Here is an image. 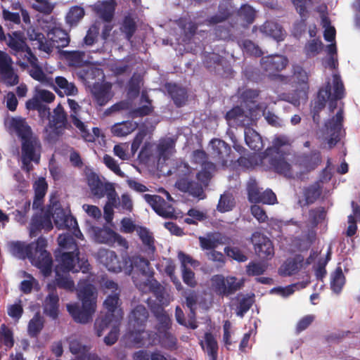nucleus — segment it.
<instances>
[{"label":"nucleus","mask_w":360,"mask_h":360,"mask_svg":"<svg viewBox=\"0 0 360 360\" xmlns=\"http://www.w3.org/2000/svg\"><path fill=\"white\" fill-rule=\"evenodd\" d=\"M60 248L66 252L56 251L55 257L57 264L55 271L63 273H88L91 265L87 259L79 257V250L74 237L68 232L60 234L58 237Z\"/></svg>","instance_id":"nucleus-1"},{"label":"nucleus","mask_w":360,"mask_h":360,"mask_svg":"<svg viewBox=\"0 0 360 360\" xmlns=\"http://www.w3.org/2000/svg\"><path fill=\"white\" fill-rule=\"evenodd\" d=\"M10 251L19 259L28 258L44 276L51 275L53 266L51 255L46 250L47 240L39 236L35 242L25 244L16 241L10 244Z\"/></svg>","instance_id":"nucleus-2"},{"label":"nucleus","mask_w":360,"mask_h":360,"mask_svg":"<svg viewBox=\"0 0 360 360\" xmlns=\"http://www.w3.org/2000/svg\"><path fill=\"white\" fill-rule=\"evenodd\" d=\"M77 295L82 301L78 304H67V309L75 321L86 323L92 319L96 308V293L94 286L86 282H80L78 285Z\"/></svg>","instance_id":"nucleus-3"},{"label":"nucleus","mask_w":360,"mask_h":360,"mask_svg":"<svg viewBox=\"0 0 360 360\" xmlns=\"http://www.w3.org/2000/svg\"><path fill=\"white\" fill-rule=\"evenodd\" d=\"M10 127L16 133L21 142V157L29 160L40 159L41 143L25 119L18 117L10 120Z\"/></svg>","instance_id":"nucleus-4"},{"label":"nucleus","mask_w":360,"mask_h":360,"mask_svg":"<svg viewBox=\"0 0 360 360\" xmlns=\"http://www.w3.org/2000/svg\"><path fill=\"white\" fill-rule=\"evenodd\" d=\"M29 39L36 41L38 49L45 53H49L53 49L64 48L68 46L70 38L68 34L64 30L54 27L47 34L48 38L39 31V29L30 27L27 31Z\"/></svg>","instance_id":"nucleus-5"},{"label":"nucleus","mask_w":360,"mask_h":360,"mask_svg":"<svg viewBox=\"0 0 360 360\" xmlns=\"http://www.w3.org/2000/svg\"><path fill=\"white\" fill-rule=\"evenodd\" d=\"M243 281L235 276H224L215 274L210 278V290L221 297H228L234 295L243 286Z\"/></svg>","instance_id":"nucleus-6"},{"label":"nucleus","mask_w":360,"mask_h":360,"mask_svg":"<svg viewBox=\"0 0 360 360\" xmlns=\"http://www.w3.org/2000/svg\"><path fill=\"white\" fill-rule=\"evenodd\" d=\"M288 59L282 55H270L262 57L260 60L261 68L266 75L271 79H276L283 83H288L289 77L278 74L286 68Z\"/></svg>","instance_id":"nucleus-7"},{"label":"nucleus","mask_w":360,"mask_h":360,"mask_svg":"<svg viewBox=\"0 0 360 360\" xmlns=\"http://www.w3.org/2000/svg\"><path fill=\"white\" fill-rule=\"evenodd\" d=\"M261 165L265 170L273 171L288 179L293 176L291 165L278 151L276 153H269V155L264 153L261 158Z\"/></svg>","instance_id":"nucleus-8"},{"label":"nucleus","mask_w":360,"mask_h":360,"mask_svg":"<svg viewBox=\"0 0 360 360\" xmlns=\"http://www.w3.org/2000/svg\"><path fill=\"white\" fill-rule=\"evenodd\" d=\"M52 217L58 229H67L73 237L83 239V234L79 229L77 221L70 210H64L60 205L56 206Z\"/></svg>","instance_id":"nucleus-9"},{"label":"nucleus","mask_w":360,"mask_h":360,"mask_svg":"<svg viewBox=\"0 0 360 360\" xmlns=\"http://www.w3.org/2000/svg\"><path fill=\"white\" fill-rule=\"evenodd\" d=\"M89 233L93 240L100 244H105L112 246L117 243L119 246L128 248L127 240L119 233L107 226H91Z\"/></svg>","instance_id":"nucleus-10"},{"label":"nucleus","mask_w":360,"mask_h":360,"mask_svg":"<svg viewBox=\"0 0 360 360\" xmlns=\"http://www.w3.org/2000/svg\"><path fill=\"white\" fill-rule=\"evenodd\" d=\"M254 249L259 257L271 259L274 255V248L271 240L259 232H255L251 237Z\"/></svg>","instance_id":"nucleus-11"},{"label":"nucleus","mask_w":360,"mask_h":360,"mask_svg":"<svg viewBox=\"0 0 360 360\" xmlns=\"http://www.w3.org/2000/svg\"><path fill=\"white\" fill-rule=\"evenodd\" d=\"M210 145L211 155L219 163L225 166L228 162H235L236 157L231 153V146L224 141L214 139L210 141Z\"/></svg>","instance_id":"nucleus-12"},{"label":"nucleus","mask_w":360,"mask_h":360,"mask_svg":"<svg viewBox=\"0 0 360 360\" xmlns=\"http://www.w3.org/2000/svg\"><path fill=\"white\" fill-rule=\"evenodd\" d=\"M342 122L343 110L340 109L336 115L328 120L325 124L326 134L329 136L328 144L330 148H333L340 140Z\"/></svg>","instance_id":"nucleus-13"},{"label":"nucleus","mask_w":360,"mask_h":360,"mask_svg":"<svg viewBox=\"0 0 360 360\" xmlns=\"http://www.w3.org/2000/svg\"><path fill=\"white\" fill-rule=\"evenodd\" d=\"M148 316V311L143 305L136 306L129 316V324L132 333L138 334L143 333Z\"/></svg>","instance_id":"nucleus-14"},{"label":"nucleus","mask_w":360,"mask_h":360,"mask_svg":"<svg viewBox=\"0 0 360 360\" xmlns=\"http://www.w3.org/2000/svg\"><path fill=\"white\" fill-rule=\"evenodd\" d=\"M13 60L5 51H0V75L8 86L18 84L19 77L14 72Z\"/></svg>","instance_id":"nucleus-15"},{"label":"nucleus","mask_w":360,"mask_h":360,"mask_svg":"<svg viewBox=\"0 0 360 360\" xmlns=\"http://www.w3.org/2000/svg\"><path fill=\"white\" fill-rule=\"evenodd\" d=\"M143 198L158 215L164 218H172L174 216V207L161 196L145 194Z\"/></svg>","instance_id":"nucleus-16"},{"label":"nucleus","mask_w":360,"mask_h":360,"mask_svg":"<svg viewBox=\"0 0 360 360\" xmlns=\"http://www.w3.org/2000/svg\"><path fill=\"white\" fill-rule=\"evenodd\" d=\"M148 304L158 321L155 326L157 332H165L167 330H170L172 327V319L164 309L163 307L161 304L150 302V300H148Z\"/></svg>","instance_id":"nucleus-17"},{"label":"nucleus","mask_w":360,"mask_h":360,"mask_svg":"<svg viewBox=\"0 0 360 360\" xmlns=\"http://www.w3.org/2000/svg\"><path fill=\"white\" fill-rule=\"evenodd\" d=\"M175 186L179 191L188 193L191 195L199 199H203L205 196L202 184L190 179L188 176L177 179Z\"/></svg>","instance_id":"nucleus-18"},{"label":"nucleus","mask_w":360,"mask_h":360,"mask_svg":"<svg viewBox=\"0 0 360 360\" xmlns=\"http://www.w3.org/2000/svg\"><path fill=\"white\" fill-rule=\"evenodd\" d=\"M294 75L297 81V83L300 84L301 89H297L295 91L297 98H293L291 103L294 105H299L300 98H307V94L309 89L308 84L309 75L307 72L304 70V68L300 65H296L294 67Z\"/></svg>","instance_id":"nucleus-19"},{"label":"nucleus","mask_w":360,"mask_h":360,"mask_svg":"<svg viewBox=\"0 0 360 360\" xmlns=\"http://www.w3.org/2000/svg\"><path fill=\"white\" fill-rule=\"evenodd\" d=\"M98 258L109 271L118 273L122 271V263L115 252L110 250H101L98 252Z\"/></svg>","instance_id":"nucleus-20"},{"label":"nucleus","mask_w":360,"mask_h":360,"mask_svg":"<svg viewBox=\"0 0 360 360\" xmlns=\"http://www.w3.org/2000/svg\"><path fill=\"white\" fill-rule=\"evenodd\" d=\"M110 83L96 84L93 86L92 96L94 102L100 107L105 105L112 98Z\"/></svg>","instance_id":"nucleus-21"},{"label":"nucleus","mask_w":360,"mask_h":360,"mask_svg":"<svg viewBox=\"0 0 360 360\" xmlns=\"http://www.w3.org/2000/svg\"><path fill=\"white\" fill-rule=\"evenodd\" d=\"M321 155L319 150L303 153L297 158V164L307 172L314 170L321 164Z\"/></svg>","instance_id":"nucleus-22"},{"label":"nucleus","mask_w":360,"mask_h":360,"mask_svg":"<svg viewBox=\"0 0 360 360\" xmlns=\"http://www.w3.org/2000/svg\"><path fill=\"white\" fill-rule=\"evenodd\" d=\"M87 184L89 186L91 193L98 198H103L108 189V185L110 183L103 184L98 175L93 171L86 173Z\"/></svg>","instance_id":"nucleus-23"},{"label":"nucleus","mask_w":360,"mask_h":360,"mask_svg":"<svg viewBox=\"0 0 360 360\" xmlns=\"http://www.w3.org/2000/svg\"><path fill=\"white\" fill-rule=\"evenodd\" d=\"M120 292H112L105 298L103 306L107 310L105 313L108 315H113L116 321H121L123 316V311L119 307Z\"/></svg>","instance_id":"nucleus-24"},{"label":"nucleus","mask_w":360,"mask_h":360,"mask_svg":"<svg viewBox=\"0 0 360 360\" xmlns=\"http://www.w3.org/2000/svg\"><path fill=\"white\" fill-rule=\"evenodd\" d=\"M68 123L67 113L63 107L58 104L53 110V115L49 118V126L56 134H59L63 130Z\"/></svg>","instance_id":"nucleus-25"},{"label":"nucleus","mask_w":360,"mask_h":360,"mask_svg":"<svg viewBox=\"0 0 360 360\" xmlns=\"http://www.w3.org/2000/svg\"><path fill=\"white\" fill-rule=\"evenodd\" d=\"M48 288L50 292L45 300L44 311L49 316L56 319L58 312L59 297L54 285L49 284Z\"/></svg>","instance_id":"nucleus-26"},{"label":"nucleus","mask_w":360,"mask_h":360,"mask_svg":"<svg viewBox=\"0 0 360 360\" xmlns=\"http://www.w3.org/2000/svg\"><path fill=\"white\" fill-rule=\"evenodd\" d=\"M115 5L114 0L98 2L94 5V11L103 20L110 22L114 16Z\"/></svg>","instance_id":"nucleus-27"},{"label":"nucleus","mask_w":360,"mask_h":360,"mask_svg":"<svg viewBox=\"0 0 360 360\" xmlns=\"http://www.w3.org/2000/svg\"><path fill=\"white\" fill-rule=\"evenodd\" d=\"M54 91L60 96H75L77 94L78 90L72 82H69L66 78L62 76H58L55 78V84L51 86Z\"/></svg>","instance_id":"nucleus-28"},{"label":"nucleus","mask_w":360,"mask_h":360,"mask_svg":"<svg viewBox=\"0 0 360 360\" xmlns=\"http://www.w3.org/2000/svg\"><path fill=\"white\" fill-rule=\"evenodd\" d=\"M231 4L229 1H222L218 6L217 13L207 18L210 25H217L228 20L232 15Z\"/></svg>","instance_id":"nucleus-29"},{"label":"nucleus","mask_w":360,"mask_h":360,"mask_svg":"<svg viewBox=\"0 0 360 360\" xmlns=\"http://www.w3.org/2000/svg\"><path fill=\"white\" fill-rule=\"evenodd\" d=\"M323 191V181H316L303 188L304 198V205H309L314 203L321 195Z\"/></svg>","instance_id":"nucleus-30"},{"label":"nucleus","mask_w":360,"mask_h":360,"mask_svg":"<svg viewBox=\"0 0 360 360\" xmlns=\"http://www.w3.org/2000/svg\"><path fill=\"white\" fill-rule=\"evenodd\" d=\"M166 89L176 107L180 108L185 105L188 98L185 88L176 84L168 83L166 84Z\"/></svg>","instance_id":"nucleus-31"},{"label":"nucleus","mask_w":360,"mask_h":360,"mask_svg":"<svg viewBox=\"0 0 360 360\" xmlns=\"http://www.w3.org/2000/svg\"><path fill=\"white\" fill-rule=\"evenodd\" d=\"M137 235L148 254H154L156 250L155 238L152 232L145 226H138Z\"/></svg>","instance_id":"nucleus-32"},{"label":"nucleus","mask_w":360,"mask_h":360,"mask_svg":"<svg viewBox=\"0 0 360 360\" xmlns=\"http://www.w3.org/2000/svg\"><path fill=\"white\" fill-rule=\"evenodd\" d=\"M260 31L263 34L269 36L277 41L283 39L284 30L283 27L276 22L267 20L260 27Z\"/></svg>","instance_id":"nucleus-33"},{"label":"nucleus","mask_w":360,"mask_h":360,"mask_svg":"<svg viewBox=\"0 0 360 360\" xmlns=\"http://www.w3.org/2000/svg\"><path fill=\"white\" fill-rule=\"evenodd\" d=\"M120 323V321H116L113 315H108L101 312L94 323V329L97 336L101 337L103 331L110 325H119Z\"/></svg>","instance_id":"nucleus-34"},{"label":"nucleus","mask_w":360,"mask_h":360,"mask_svg":"<svg viewBox=\"0 0 360 360\" xmlns=\"http://www.w3.org/2000/svg\"><path fill=\"white\" fill-rule=\"evenodd\" d=\"M304 258L301 255H296L292 259H288L280 267L279 274L287 276L295 274L303 262Z\"/></svg>","instance_id":"nucleus-35"},{"label":"nucleus","mask_w":360,"mask_h":360,"mask_svg":"<svg viewBox=\"0 0 360 360\" xmlns=\"http://www.w3.org/2000/svg\"><path fill=\"white\" fill-rule=\"evenodd\" d=\"M138 127V124L133 121H123L115 123L111 127V133L117 137L126 136L133 132Z\"/></svg>","instance_id":"nucleus-36"},{"label":"nucleus","mask_w":360,"mask_h":360,"mask_svg":"<svg viewBox=\"0 0 360 360\" xmlns=\"http://www.w3.org/2000/svg\"><path fill=\"white\" fill-rule=\"evenodd\" d=\"M8 46L16 54L25 50L27 43L23 34L20 31H15L12 34H8L7 41Z\"/></svg>","instance_id":"nucleus-37"},{"label":"nucleus","mask_w":360,"mask_h":360,"mask_svg":"<svg viewBox=\"0 0 360 360\" xmlns=\"http://www.w3.org/2000/svg\"><path fill=\"white\" fill-rule=\"evenodd\" d=\"M245 141L248 147L255 151H258L263 148L261 136L252 128L245 129Z\"/></svg>","instance_id":"nucleus-38"},{"label":"nucleus","mask_w":360,"mask_h":360,"mask_svg":"<svg viewBox=\"0 0 360 360\" xmlns=\"http://www.w3.org/2000/svg\"><path fill=\"white\" fill-rule=\"evenodd\" d=\"M30 65L31 69L29 70V74L32 78L48 86L53 85V79L46 76L37 62Z\"/></svg>","instance_id":"nucleus-39"},{"label":"nucleus","mask_w":360,"mask_h":360,"mask_svg":"<svg viewBox=\"0 0 360 360\" xmlns=\"http://www.w3.org/2000/svg\"><path fill=\"white\" fill-rule=\"evenodd\" d=\"M56 278L54 281V286L57 285L59 288L64 289L68 291L73 292L75 290V283L70 278L68 273L55 271Z\"/></svg>","instance_id":"nucleus-40"},{"label":"nucleus","mask_w":360,"mask_h":360,"mask_svg":"<svg viewBox=\"0 0 360 360\" xmlns=\"http://www.w3.org/2000/svg\"><path fill=\"white\" fill-rule=\"evenodd\" d=\"M291 1L301 18L299 25L304 28L306 27L305 22L309 15L307 8L311 4V0H291Z\"/></svg>","instance_id":"nucleus-41"},{"label":"nucleus","mask_w":360,"mask_h":360,"mask_svg":"<svg viewBox=\"0 0 360 360\" xmlns=\"http://www.w3.org/2000/svg\"><path fill=\"white\" fill-rule=\"evenodd\" d=\"M204 338L210 360H217L219 346L215 338L212 333L206 332Z\"/></svg>","instance_id":"nucleus-42"},{"label":"nucleus","mask_w":360,"mask_h":360,"mask_svg":"<svg viewBox=\"0 0 360 360\" xmlns=\"http://www.w3.org/2000/svg\"><path fill=\"white\" fill-rule=\"evenodd\" d=\"M85 15L84 9L79 6H72L65 16V21L71 27L77 25Z\"/></svg>","instance_id":"nucleus-43"},{"label":"nucleus","mask_w":360,"mask_h":360,"mask_svg":"<svg viewBox=\"0 0 360 360\" xmlns=\"http://www.w3.org/2000/svg\"><path fill=\"white\" fill-rule=\"evenodd\" d=\"M176 25L184 32L186 37L194 36L198 30V25L186 17H181L176 20Z\"/></svg>","instance_id":"nucleus-44"},{"label":"nucleus","mask_w":360,"mask_h":360,"mask_svg":"<svg viewBox=\"0 0 360 360\" xmlns=\"http://www.w3.org/2000/svg\"><path fill=\"white\" fill-rule=\"evenodd\" d=\"M174 147L175 143L173 139L168 138L161 140L157 147L160 157L165 160L169 158Z\"/></svg>","instance_id":"nucleus-45"},{"label":"nucleus","mask_w":360,"mask_h":360,"mask_svg":"<svg viewBox=\"0 0 360 360\" xmlns=\"http://www.w3.org/2000/svg\"><path fill=\"white\" fill-rule=\"evenodd\" d=\"M70 119L72 120V124L75 126L77 129H78L82 138L86 141L92 142L94 141V135H92L89 132L85 124L83 122H82L78 117H77V115L70 114Z\"/></svg>","instance_id":"nucleus-46"},{"label":"nucleus","mask_w":360,"mask_h":360,"mask_svg":"<svg viewBox=\"0 0 360 360\" xmlns=\"http://www.w3.org/2000/svg\"><path fill=\"white\" fill-rule=\"evenodd\" d=\"M120 30L125 34L126 39L130 41L136 30V25L134 19L130 16H126Z\"/></svg>","instance_id":"nucleus-47"},{"label":"nucleus","mask_w":360,"mask_h":360,"mask_svg":"<svg viewBox=\"0 0 360 360\" xmlns=\"http://www.w3.org/2000/svg\"><path fill=\"white\" fill-rule=\"evenodd\" d=\"M142 98H145L146 102H147L148 105H143L141 107L133 109L130 112L131 117L132 118L142 117L148 115L153 110V108L151 105V101L149 99V98L144 95H142Z\"/></svg>","instance_id":"nucleus-48"},{"label":"nucleus","mask_w":360,"mask_h":360,"mask_svg":"<svg viewBox=\"0 0 360 360\" xmlns=\"http://www.w3.org/2000/svg\"><path fill=\"white\" fill-rule=\"evenodd\" d=\"M345 283V277L342 273L341 268H338L335 270V275L331 281V289L332 290L339 294Z\"/></svg>","instance_id":"nucleus-49"},{"label":"nucleus","mask_w":360,"mask_h":360,"mask_svg":"<svg viewBox=\"0 0 360 360\" xmlns=\"http://www.w3.org/2000/svg\"><path fill=\"white\" fill-rule=\"evenodd\" d=\"M248 200L250 202L257 203L262 192L255 179H250L247 185Z\"/></svg>","instance_id":"nucleus-50"},{"label":"nucleus","mask_w":360,"mask_h":360,"mask_svg":"<svg viewBox=\"0 0 360 360\" xmlns=\"http://www.w3.org/2000/svg\"><path fill=\"white\" fill-rule=\"evenodd\" d=\"M44 327L42 319L36 314L29 322L28 333L31 337H37Z\"/></svg>","instance_id":"nucleus-51"},{"label":"nucleus","mask_w":360,"mask_h":360,"mask_svg":"<svg viewBox=\"0 0 360 360\" xmlns=\"http://www.w3.org/2000/svg\"><path fill=\"white\" fill-rule=\"evenodd\" d=\"M223 58L215 53H208L204 56L203 64L208 70L215 69L217 66L220 65Z\"/></svg>","instance_id":"nucleus-52"},{"label":"nucleus","mask_w":360,"mask_h":360,"mask_svg":"<svg viewBox=\"0 0 360 360\" xmlns=\"http://www.w3.org/2000/svg\"><path fill=\"white\" fill-rule=\"evenodd\" d=\"M238 14L248 25L252 24L255 18V9L248 4L242 5L238 11Z\"/></svg>","instance_id":"nucleus-53"},{"label":"nucleus","mask_w":360,"mask_h":360,"mask_svg":"<svg viewBox=\"0 0 360 360\" xmlns=\"http://www.w3.org/2000/svg\"><path fill=\"white\" fill-rule=\"evenodd\" d=\"M99 26L94 23L91 25L86 32V34L83 39V42L86 46H92L97 40L99 34Z\"/></svg>","instance_id":"nucleus-54"},{"label":"nucleus","mask_w":360,"mask_h":360,"mask_svg":"<svg viewBox=\"0 0 360 360\" xmlns=\"http://www.w3.org/2000/svg\"><path fill=\"white\" fill-rule=\"evenodd\" d=\"M44 214H34L30 223V237H36L39 233L43 229V219Z\"/></svg>","instance_id":"nucleus-55"},{"label":"nucleus","mask_w":360,"mask_h":360,"mask_svg":"<svg viewBox=\"0 0 360 360\" xmlns=\"http://www.w3.org/2000/svg\"><path fill=\"white\" fill-rule=\"evenodd\" d=\"M309 283V281H302L296 283L289 285L285 288H278L276 290L279 292L283 296L288 297L292 295L296 290L303 289L306 288Z\"/></svg>","instance_id":"nucleus-56"},{"label":"nucleus","mask_w":360,"mask_h":360,"mask_svg":"<svg viewBox=\"0 0 360 360\" xmlns=\"http://www.w3.org/2000/svg\"><path fill=\"white\" fill-rule=\"evenodd\" d=\"M260 91L257 89H246L240 94V99L246 105L255 104L259 95Z\"/></svg>","instance_id":"nucleus-57"},{"label":"nucleus","mask_w":360,"mask_h":360,"mask_svg":"<svg viewBox=\"0 0 360 360\" xmlns=\"http://www.w3.org/2000/svg\"><path fill=\"white\" fill-rule=\"evenodd\" d=\"M309 215L311 223L314 225H317L324 220L326 216V211L324 207H319L310 210Z\"/></svg>","instance_id":"nucleus-58"},{"label":"nucleus","mask_w":360,"mask_h":360,"mask_svg":"<svg viewBox=\"0 0 360 360\" xmlns=\"http://www.w3.org/2000/svg\"><path fill=\"white\" fill-rule=\"evenodd\" d=\"M137 288L143 292H155V290H160L162 285L155 279L150 280L147 279L143 283L136 284Z\"/></svg>","instance_id":"nucleus-59"},{"label":"nucleus","mask_w":360,"mask_h":360,"mask_svg":"<svg viewBox=\"0 0 360 360\" xmlns=\"http://www.w3.org/2000/svg\"><path fill=\"white\" fill-rule=\"evenodd\" d=\"M185 303L190 311H196V306L199 300V294L197 291L190 290L185 292Z\"/></svg>","instance_id":"nucleus-60"},{"label":"nucleus","mask_w":360,"mask_h":360,"mask_svg":"<svg viewBox=\"0 0 360 360\" xmlns=\"http://www.w3.org/2000/svg\"><path fill=\"white\" fill-rule=\"evenodd\" d=\"M103 162L108 169L118 176L122 178L125 176V174L121 170L117 161L110 155H105L103 157Z\"/></svg>","instance_id":"nucleus-61"},{"label":"nucleus","mask_w":360,"mask_h":360,"mask_svg":"<svg viewBox=\"0 0 360 360\" xmlns=\"http://www.w3.org/2000/svg\"><path fill=\"white\" fill-rule=\"evenodd\" d=\"M224 252L228 257L239 262H245L248 259L247 256L237 247H225Z\"/></svg>","instance_id":"nucleus-62"},{"label":"nucleus","mask_w":360,"mask_h":360,"mask_svg":"<svg viewBox=\"0 0 360 360\" xmlns=\"http://www.w3.org/2000/svg\"><path fill=\"white\" fill-rule=\"evenodd\" d=\"M158 333L162 345H164L165 347L172 348L176 346L177 340L169 330L165 332H159Z\"/></svg>","instance_id":"nucleus-63"},{"label":"nucleus","mask_w":360,"mask_h":360,"mask_svg":"<svg viewBox=\"0 0 360 360\" xmlns=\"http://www.w3.org/2000/svg\"><path fill=\"white\" fill-rule=\"evenodd\" d=\"M266 269L264 264L259 262H250L246 266V274L250 276H260Z\"/></svg>","instance_id":"nucleus-64"}]
</instances>
